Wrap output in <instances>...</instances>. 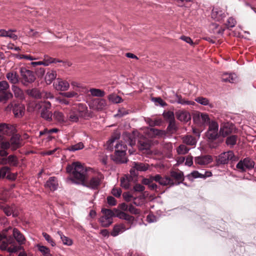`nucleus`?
<instances>
[{"mask_svg":"<svg viewBox=\"0 0 256 256\" xmlns=\"http://www.w3.org/2000/svg\"><path fill=\"white\" fill-rule=\"evenodd\" d=\"M68 173L71 174L73 178H68L67 181L70 180L73 184H82L86 178L87 169L80 162H74L68 165L66 168Z\"/></svg>","mask_w":256,"mask_h":256,"instance_id":"1","label":"nucleus"},{"mask_svg":"<svg viewBox=\"0 0 256 256\" xmlns=\"http://www.w3.org/2000/svg\"><path fill=\"white\" fill-rule=\"evenodd\" d=\"M0 241H2L0 248L2 250H6L9 253L12 254L20 250H23V247L18 246L16 242L10 236L6 237L4 234H0Z\"/></svg>","mask_w":256,"mask_h":256,"instance_id":"2","label":"nucleus"},{"mask_svg":"<svg viewBox=\"0 0 256 256\" xmlns=\"http://www.w3.org/2000/svg\"><path fill=\"white\" fill-rule=\"evenodd\" d=\"M115 152L112 156V160L117 164H124L128 162L126 157V145L122 142H118L114 146Z\"/></svg>","mask_w":256,"mask_h":256,"instance_id":"3","label":"nucleus"},{"mask_svg":"<svg viewBox=\"0 0 256 256\" xmlns=\"http://www.w3.org/2000/svg\"><path fill=\"white\" fill-rule=\"evenodd\" d=\"M7 112L12 110L14 116L20 118L23 116L25 113V106L24 104L12 102L9 104L5 108Z\"/></svg>","mask_w":256,"mask_h":256,"instance_id":"4","label":"nucleus"},{"mask_svg":"<svg viewBox=\"0 0 256 256\" xmlns=\"http://www.w3.org/2000/svg\"><path fill=\"white\" fill-rule=\"evenodd\" d=\"M102 212L104 215L100 218V222L103 227H108L112 223L114 214L112 210L106 208H102Z\"/></svg>","mask_w":256,"mask_h":256,"instance_id":"5","label":"nucleus"},{"mask_svg":"<svg viewBox=\"0 0 256 256\" xmlns=\"http://www.w3.org/2000/svg\"><path fill=\"white\" fill-rule=\"evenodd\" d=\"M255 162L252 159L246 158L240 160L236 164V168L240 172H244L250 170L254 167Z\"/></svg>","mask_w":256,"mask_h":256,"instance_id":"6","label":"nucleus"},{"mask_svg":"<svg viewBox=\"0 0 256 256\" xmlns=\"http://www.w3.org/2000/svg\"><path fill=\"white\" fill-rule=\"evenodd\" d=\"M218 124L215 121H211L208 125V128L206 133V138L210 140H216L218 135Z\"/></svg>","mask_w":256,"mask_h":256,"instance_id":"7","label":"nucleus"},{"mask_svg":"<svg viewBox=\"0 0 256 256\" xmlns=\"http://www.w3.org/2000/svg\"><path fill=\"white\" fill-rule=\"evenodd\" d=\"M20 72L24 80V84L32 83L36 80V76L34 72L24 67L20 68Z\"/></svg>","mask_w":256,"mask_h":256,"instance_id":"8","label":"nucleus"},{"mask_svg":"<svg viewBox=\"0 0 256 256\" xmlns=\"http://www.w3.org/2000/svg\"><path fill=\"white\" fill-rule=\"evenodd\" d=\"M88 106L94 110L100 111L106 109L108 105L105 100L98 98L92 100Z\"/></svg>","mask_w":256,"mask_h":256,"instance_id":"9","label":"nucleus"},{"mask_svg":"<svg viewBox=\"0 0 256 256\" xmlns=\"http://www.w3.org/2000/svg\"><path fill=\"white\" fill-rule=\"evenodd\" d=\"M104 176L102 175L99 174L96 176L92 178L88 184H86L84 182L82 185L90 189L96 190L98 188Z\"/></svg>","mask_w":256,"mask_h":256,"instance_id":"10","label":"nucleus"},{"mask_svg":"<svg viewBox=\"0 0 256 256\" xmlns=\"http://www.w3.org/2000/svg\"><path fill=\"white\" fill-rule=\"evenodd\" d=\"M80 104L78 108H72L70 110L66 116L68 122H76L78 121L79 118L82 116V110H80Z\"/></svg>","mask_w":256,"mask_h":256,"instance_id":"11","label":"nucleus"},{"mask_svg":"<svg viewBox=\"0 0 256 256\" xmlns=\"http://www.w3.org/2000/svg\"><path fill=\"white\" fill-rule=\"evenodd\" d=\"M153 180L162 186H166L170 184L171 186L178 185L180 182H174L173 180L168 176L162 177L160 174H156L153 176Z\"/></svg>","mask_w":256,"mask_h":256,"instance_id":"12","label":"nucleus"},{"mask_svg":"<svg viewBox=\"0 0 256 256\" xmlns=\"http://www.w3.org/2000/svg\"><path fill=\"white\" fill-rule=\"evenodd\" d=\"M234 129V126L230 122L223 123L220 128L219 133L220 136L225 137L232 134Z\"/></svg>","mask_w":256,"mask_h":256,"instance_id":"13","label":"nucleus"},{"mask_svg":"<svg viewBox=\"0 0 256 256\" xmlns=\"http://www.w3.org/2000/svg\"><path fill=\"white\" fill-rule=\"evenodd\" d=\"M0 208L2 210L4 214L8 216L12 215L15 217L18 215L16 208L14 204L8 206L0 202Z\"/></svg>","mask_w":256,"mask_h":256,"instance_id":"14","label":"nucleus"},{"mask_svg":"<svg viewBox=\"0 0 256 256\" xmlns=\"http://www.w3.org/2000/svg\"><path fill=\"white\" fill-rule=\"evenodd\" d=\"M9 142L12 150H15L22 146V140L20 136L18 134L12 135Z\"/></svg>","mask_w":256,"mask_h":256,"instance_id":"15","label":"nucleus"},{"mask_svg":"<svg viewBox=\"0 0 256 256\" xmlns=\"http://www.w3.org/2000/svg\"><path fill=\"white\" fill-rule=\"evenodd\" d=\"M54 86L57 90L66 91L70 88V84L66 80L58 78L54 83Z\"/></svg>","mask_w":256,"mask_h":256,"instance_id":"16","label":"nucleus"},{"mask_svg":"<svg viewBox=\"0 0 256 256\" xmlns=\"http://www.w3.org/2000/svg\"><path fill=\"white\" fill-rule=\"evenodd\" d=\"M234 154L232 151H228L221 154L218 156V162L220 164L228 163L230 160H233Z\"/></svg>","mask_w":256,"mask_h":256,"instance_id":"17","label":"nucleus"},{"mask_svg":"<svg viewBox=\"0 0 256 256\" xmlns=\"http://www.w3.org/2000/svg\"><path fill=\"white\" fill-rule=\"evenodd\" d=\"M0 132L4 134L10 135L16 132V128L12 125L0 123Z\"/></svg>","mask_w":256,"mask_h":256,"instance_id":"18","label":"nucleus"},{"mask_svg":"<svg viewBox=\"0 0 256 256\" xmlns=\"http://www.w3.org/2000/svg\"><path fill=\"white\" fill-rule=\"evenodd\" d=\"M6 78L8 82L12 84L16 85L20 82V76L16 72L12 70L6 74Z\"/></svg>","mask_w":256,"mask_h":256,"instance_id":"19","label":"nucleus"},{"mask_svg":"<svg viewBox=\"0 0 256 256\" xmlns=\"http://www.w3.org/2000/svg\"><path fill=\"white\" fill-rule=\"evenodd\" d=\"M212 161V157L210 155L196 156L194 158L195 163L200 165H206L210 164Z\"/></svg>","mask_w":256,"mask_h":256,"instance_id":"20","label":"nucleus"},{"mask_svg":"<svg viewBox=\"0 0 256 256\" xmlns=\"http://www.w3.org/2000/svg\"><path fill=\"white\" fill-rule=\"evenodd\" d=\"M176 116L179 120L184 122H187L191 118L190 113L184 110H178L176 112Z\"/></svg>","mask_w":256,"mask_h":256,"instance_id":"21","label":"nucleus"},{"mask_svg":"<svg viewBox=\"0 0 256 256\" xmlns=\"http://www.w3.org/2000/svg\"><path fill=\"white\" fill-rule=\"evenodd\" d=\"M150 141L146 138H144L138 140V148L140 150L144 151L150 150Z\"/></svg>","mask_w":256,"mask_h":256,"instance_id":"22","label":"nucleus"},{"mask_svg":"<svg viewBox=\"0 0 256 256\" xmlns=\"http://www.w3.org/2000/svg\"><path fill=\"white\" fill-rule=\"evenodd\" d=\"M128 229H130V228H126L124 225L122 224H116L114 226L110 232V235L115 237Z\"/></svg>","mask_w":256,"mask_h":256,"instance_id":"23","label":"nucleus"},{"mask_svg":"<svg viewBox=\"0 0 256 256\" xmlns=\"http://www.w3.org/2000/svg\"><path fill=\"white\" fill-rule=\"evenodd\" d=\"M211 15L212 18L216 21H220L226 16L224 12L219 8H214Z\"/></svg>","mask_w":256,"mask_h":256,"instance_id":"24","label":"nucleus"},{"mask_svg":"<svg viewBox=\"0 0 256 256\" xmlns=\"http://www.w3.org/2000/svg\"><path fill=\"white\" fill-rule=\"evenodd\" d=\"M13 238L20 245L24 244L26 242L24 236L16 228H14L12 230Z\"/></svg>","mask_w":256,"mask_h":256,"instance_id":"25","label":"nucleus"},{"mask_svg":"<svg viewBox=\"0 0 256 256\" xmlns=\"http://www.w3.org/2000/svg\"><path fill=\"white\" fill-rule=\"evenodd\" d=\"M12 90L15 98L20 100H24L25 99L24 93L20 87L16 85H12Z\"/></svg>","mask_w":256,"mask_h":256,"instance_id":"26","label":"nucleus"},{"mask_svg":"<svg viewBox=\"0 0 256 256\" xmlns=\"http://www.w3.org/2000/svg\"><path fill=\"white\" fill-rule=\"evenodd\" d=\"M44 186L50 188L51 190H56L58 187L57 179L54 176L50 177L46 181Z\"/></svg>","mask_w":256,"mask_h":256,"instance_id":"27","label":"nucleus"},{"mask_svg":"<svg viewBox=\"0 0 256 256\" xmlns=\"http://www.w3.org/2000/svg\"><path fill=\"white\" fill-rule=\"evenodd\" d=\"M171 102H176L182 105H194L196 104L194 101L188 100L182 98L180 96H179L177 94H175L174 100L172 101Z\"/></svg>","mask_w":256,"mask_h":256,"instance_id":"28","label":"nucleus"},{"mask_svg":"<svg viewBox=\"0 0 256 256\" xmlns=\"http://www.w3.org/2000/svg\"><path fill=\"white\" fill-rule=\"evenodd\" d=\"M171 102H176L182 105H194L196 104L194 101L188 100L182 98L180 96H179L177 94H175L174 100L172 101Z\"/></svg>","mask_w":256,"mask_h":256,"instance_id":"29","label":"nucleus"},{"mask_svg":"<svg viewBox=\"0 0 256 256\" xmlns=\"http://www.w3.org/2000/svg\"><path fill=\"white\" fill-rule=\"evenodd\" d=\"M171 102H176L182 105H194L196 104L194 101L188 100L182 98L180 96H179L177 94H175L174 100L172 101Z\"/></svg>","mask_w":256,"mask_h":256,"instance_id":"30","label":"nucleus"},{"mask_svg":"<svg viewBox=\"0 0 256 256\" xmlns=\"http://www.w3.org/2000/svg\"><path fill=\"white\" fill-rule=\"evenodd\" d=\"M54 118L58 122L64 124L68 122V119L64 114L60 111H55L54 112Z\"/></svg>","mask_w":256,"mask_h":256,"instance_id":"31","label":"nucleus"},{"mask_svg":"<svg viewBox=\"0 0 256 256\" xmlns=\"http://www.w3.org/2000/svg\"><path fill=\"white\" fill-rule=\"evenodd\" d=\"M170 176L178 181V182H182L183 180H184V174L182 172L180 171H171L170 172Z\"/></svg>","mask_w":256,"mask_h":256,"instance_id":"32","label":"nucleus"},{"mask_svg":"<svg viewBox=\"0 0 256 256\" xmlns=\"http://www.w3.org/2000/svg\"><path fill=\"white\" fill-rule=\"evenodd\" d=\"M56 72L54 70L48 71L45 76V80L47 84H50L56 78Z\"/></svg>","mask_w":256,"mask_h":256,"instance_id":"33","label":"nucleus"},{"mask_svg":"<svg viewBox=\"0 0 256 256\" xmlns=\"http://www.w3.org/2000/svg\"><path fill=\"white\" fill-rule=\"evenodd\" d=\"M12 97L13 94L10 92H0V102L6 103Z\"/></svg>","mask_w":256,"mask_h":256,"instance_id":"34","label":"nucleus"},{"mask_svg":"<svg viewBox=\"0 0 256 256\" xmlns=\"http://www.w3.org/2000/svg\"><path fill=\"white\" fill-rule=\"evenodd\" d=\"M195 101L202 105L208 106L210 108H214V104L210 103L209 100L206 98L199 96L196 98Z\"/></svg>","mask_w":256,"mask_h":256,"instance_id":"35","label":"nucleus"},{"mask_svg":"<svg viewBox=\"0 0 256 256\" xmlns=\"http://www.w3.org/2000/svg\"><path fill=\"white\" fill-rule=\"evenodd\" d=\"M236 78L237 76L234 74H225L222 78V80L224 82L234 83L236 81Z\"/></svg>","mask_w":256,"mask_h":256,"instance_id":"36","label":"nucleus"},{"mask_svg":"<svg viewBox=\"0 0 256 256\" xmlns=\"http://www.w3.org/2000/svg\"><path fill=\"white\" fill-rule=\"evenodd\" d=\"M183 142L187 145L195 146L196 144V140L192 136H186L182 138Z\"/></svg>","mask_w":256,"mask_h":256,"instance_id":"37","label":"nucleus"},{"mask_svg":"<svg viewBox=\"0 0 256 256\" xmlns=\"http://www.w3.org/2000/svg\"><path fill=\"white\" fill-rule=\"evenodd\" d=\"M134 168L138 171H146L148 170L149 166L148 164L142 163L134 162Z\"/></svg>","mask_w":256,"mask_h":256,"instance_id":"38","label":"nucleus"},{"mask_svg":"<svg viewBox=\"0 0 256 256\" xmlns=\"http://www.w3.org/2000/svg\"><path fill=\"white\" fill-rule=\"evenodd\" d=\"M117 216L120 219L124 220L130 223H132L134 220V217L131 216L124 212H120L117 214Z\"/></svg>","mask_w":256,"mask_h":256,"instance_id":"39","label":"nucleus"},{"mask_svg":"<svg viewBox=\"0 0 256 256\" xmlns=\"http://www.w3.org/2000/svg\"><path fill=\"white\" fill-rule=\"evenodd\" d=\"M41 117L48 121L52 120V113L47 108H42L40 112Z\"/></svg>","mask_w":256,"mask_h":256,"instance_id":"40","label":"nucleus"},{"mask_svg":"<svg viewBox=\"0 0 256 256\" xmlns=\"http://www.w3.org/2000/svg\"><path fill=\"white\" fill-rule=\"evenodd\" d=\"M92 96L96 97H103L105 95V92L98 88H92L89 90Z\"/></svg>","mask_w":256,"mask_h":256,"instance_id":"41","label":"nucleus"},{"mask_svg":"<svg viewBox=\"0 0 256 256\" xmlns=\"http://www.w3.org/2000/svg\"><path fill=\"white\" fill-rule=\"evenodd\" d=\"M108 98L110 102L114 104H118L122 102V98L114 94H110L108 96Z\"/></svg>","mask_w":256,"mask_h":256,"instance_id":"42","label":"nucleus"},{"mask_svg":"<svg viewBox=\"0 0 256 256\" xmlns=\"http://www.w3.org/2000/svg\"><path fill=\"white\" fill-rule=\"evenodd\" d=\"M58 234L60 236L64 244L71 246L72 244V240L67 236H64L62 232L58 231Z\"/></svg>","mask_w":256,"mask_h":256,"instance_id":"43","label":"nucleus"},{"mask_svg":"<svg viewBox=\"0 0 256 256\" xmlns=\"http://www.w3.org/2000/svg\"><path fill=\"white\" fill-rule=\"evenodd\" d=\"M27 94L34 98H40L42 97V94L39 90L36 88L28 90Z\"/></svg>","mask_w":256,"mask_h":256,"instance_id":"44","label":"nucleus"},{"mask_svg":"<svg viewBox=\"0 0 256 256\" xmlns=\"http://www.w3.org/2000/svg\"><path fill=\"white\" fill-rule=\"evenodd\" d=\"M38 250L44 256H52L50 253V249L44 246L37 245Z\"/></svg>","mask_w":256,"mask_h":256,"instance_id":"45","label":"nucleus"},{"mask_svg":"<svg viewBox=\"0 0 256 256\" xmlns=\"http://www.w3.org/2000/svg\"><path fill=\"white\" fill-rule=\"evenodd\" d=\"M237 139L238 136H236L232 135L226 138V142L228 146H232L236 144Z\"/></svg>","mask_w":256,"mask_h":256,"instance_id":"46","label":"nucleus"},{"mask_svg":"<svg viewBox=\"0 0 256 256\" xmlns=\"http://www.w3.org/2000/svg\"><path fill=\"white\" fill-rule=\"evenodd\" d=\"M84 148V145L82 142H80L74 145L70 146L67 148V150L70 152H76V150H80Z\"/></svg>","mask_w":256,"mask_h":256,"instance_id":"47","label":"nucleus"},{"mask_svg":"<svg viewBox=\"0 0 256 256\" xmlns=\"http://www.w3.org/2000/svg\"><path fill=\"white\" fill-rule=\"evenodd\" d=\"M164 118L168 122L176 120L174 118V114L173 112L168 111L163 113Z\"/></svg>","mask_w":256,"mask_h":256,"instance_id":"48","label":"nucleus"},{"mask_svg":"<svg viewBox=\"0 0 256 256\" xmlns=\"http://www.w3.org/2000/svg\"><path fill=\"white\" fill-rule=\"evenodd\" d=\"M190 150L184 144H180L177 148L176 152L178 154H185L188 152Z\"/></svg>","mask_w":256,"mask_h":256,"instance_id":"49","label":"nucleus"},{"mask_svg":"<svg viewBox=\"0 0 256 256\" xmlns=\"http://www.w3.org/2000/svg\"><path fill=\"white\" fill-rule=\"evenodd\" d=\"M202 174L198 171L194 170L187 176L188 178L191 180L194 178H202Z\"/></svg>","mask_w":256,"mask_h":256,"instance_id":"50","label":"nucleus"},{"mask_svg":"<svg viewBox=\"0 0 256 256\" xmlns=\"http://www.w3.org/2000/svg\"><path fill=\"white\" fill-rule=\"evenodd\" d=\"M120 186L126 190L130 187V182L128 177H123L120 179Z\"/></svg>","mask_w":256,"mask_h":256,"instance_id":"51","label":"nucleus"},{"mask_svg":"<svg viewBox=\"0 0 256 256\" xmlns=\"http://www.w3.org/2000/svg\"><path fill=\"white\" fill-rule=\"evenodd\" d=\"M199 118L202 120V124H210V118L208 114L206 113H201L200 115H198Z\"/></svg>","mask_w":256,"mask_h":256,"instance_id":"52","label":"nucleus"},{"mask_svg":"<svg viewBox=\"0 0 256 256\" xmlns=\"http://www.w3.org/2000/svg\"><path fill=\"white\" fill-rule=\"evenodd\" d=\"M169 124L167 128V131L170 133L173 134L176 131L178 128L176 124V120L168 122Z\"/></svg>","mask_w":256,"mask_h":256,"instance_id":"53","label":"nucleus"},{"mask_svg":"<svg viewBox=\"0 0 256 256\" xmlns=\"http://www.w3.org/2000/svg\"><path fill=\"white\" fill-rule=\"evenodd\" d=\"M8 164L12 166H16L18 164V160L14 155H10L8 157Z\"/></svg>","mask_w":256,"mask_h":256,"instance_id":"54","label":"nucleus"},{"mask_svg":"<svg viewBox=\"0 0 256 256\" xmlns=\"http://www.w3.org/2000/svg\"><path fill=\"white\" fill-rule=\"evenodd\" d=\"M10 85L6 80L0 82V92H10L9 90Z\"/></svg>","mask_w":256,"mask_h":256,"instance_id":"55","label":"nucleus"},{"mask_svg":"<svg viewBox=\"0 0 256 256\" xmlns=\"http://www.w3.org/2000/svg\"><path fill=\"white\" fill-rule=\"evenodd\" d=\"M162 146L166 152H171L172 150V144L171 142H163Z\"/></svg>","mask_w":256,"mask_h":256,"instance_id":"56","label":"nucleus"},{"mask_svg":"<svg viewBox=\"0 0 256 256\" xmlns=\"http://www.w3.org/2000/svg\"><path fill=\"white\" fill-rule=\"evenodd\" d=\"M147 123L148 124L149 126H160L162 123L161 120H152L151 119H148L146 121Z\"/></svg>","mask_w":256,"mask_h":256,"instance_id":"57","label":"nucleus"},{"mask_svg":"<svg viewBox=\"0 0 256 256\" xmlns=\"http://www.w3.org/2000/svg\"><path fill=\"white\" fill-rule=\"evenodd\" d=\"M10 172V168L4 166L0 170V178H4Z\"/></svg>","mask_w":256,"mask_h":256,"instance_id":"58","label":"nucleus"},{"mask_svg":"<svg viewBox=\"0 0 256 256\" xmlns=\"http://www.w3.org/2000/svg\"><path fill=\"white\" fill-rule=\"evenodd\" d=\"M236 24V20L233 18H232L230 17L229 18L226 24V26L228 28H232L235 26Z\"/></svg>","mask_w":256,"mask_h":256,"instance_id":"59","label":"nucleus"},{"mask_svg":"<svg viewBox=\"0 0 256 256\" xmlns=\"http://www.w3.org/2000/svg\"><path fill=\"white\" fill-rule=\"evenodd\" d=\"M150 131L156 136H162L165 134L164 131L154 128H150Z\"/></svg>","mask_w":256,"mask_h":256,"instance_id":"60","label":"nucleus"},{"mask_svg":"<svg viewBox=\"0 0 256 256\" xmlns=\"http://www.w3.org/2000/svg\"><path fill=\"white\" fill-rule=\"evenodd\" d=\"M60 94L62 96L67 98H71L76 96L78 95V94L74 92H60Z\"/></svg>","mask_w":256,"mask_h":256,"instance_id":"61","label":"nucleus"},{"mask_svg":"<svg viewBox=\"0 0 256 256\" xmlns=\"http://www.w3.org/2000/svg\"><path fill=\"white\" fill-rule=\"evenodd\" d=\"M55 101L56 102H58L60 104H64V105H68L70 104V102L68 100L62 98L60 96H58L55 98Z\"/></svg>","mask_w":256,"mask_h":256,"instance_id":"62","label":"nucleus"},{"mask_svg":"<svg viewBox=\"0 0 256 256\" xmlns=\"http://www.w3.org/2000/svg\"><path fill=\"white\" fill-rule=\"evenodd\" d=\"M118 138L116 137H112L107 142V149L110 150H113V144L116 140Z\"/></svg>","mask_w":256,"mask_h":256,"instance_id":"63","label":"nucleus"},{"mask_svg":"<svg viewBox=\"0 0 256 256\" xmlns=\"http://www.w3.org/2000/svg\"><path fill=\"white\" fill-rule=\"evenodd\" d=\"M42 62H43L44 66H48L50 64L52 63V58L49 57L47 55H45V56H44V60Z\"/></svg>","mask_w":256,"mask_h":256,"instance_id":"64","label":"nucleus"}]
</instances>
